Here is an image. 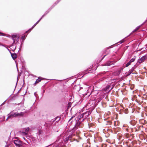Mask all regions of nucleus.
Instances as JSON below:
<instances>
[{
    "mask_svg": "<svg viewBox=\"0 0 147 147\" xmlns=\"http://www.w3.org/2000/svg\"><path fill=\"white\" fill-rule=\"evenodd\" d=\"M83 113L79 115L77 117V121L76 120L75 125L73 128L72 130L73 131H76L78 128H82L84 126V124L82 123L84 120V119Z\"/></svg>",
    "mask_w": 147,
    "mask_h": 147,
    "instance_id": "f257e3e1",
    "label": "nucleus"
},
{
    "mask_svg": "<svg viewBox=\"0 0 147 147\" xmlns=\"http://www.w3.org/2000/svg\"><path fill=\"white\" fill-rule=\"evenodd\" d=\"M64 141L63 138L61 135H60L57 138V140L54 142V145L57 147H62L63 145Z\"/></svg>",
    "mask_w": 147,
    "mask_h": 147,
    "instance_id": "f03ea898",
    "label": "nucleus"
},
{
    "mask_svg": "<svg viewBox=\"0 0 147 147\" xmlns=\"http://www.w3.org/2000/svg\"><path fill=\"white\" fill-rule=\"evenodd\" d=\"M24 113V112H21L20 113L17 112H11L10 114L8 116V118H11V117H20L21 116H23Z\"/></svg>",
    "mask_w": 147,
    "mask_h": 147,
    "instance_id": "7ed1b4c3",
    "label": "nucleus"
},
{
    "mask_svg": "<svg viewBox=\"0 0 147 147\" xmlns=\"http://www.w3.org/2000/svg\"><path fill=\"white\" fill-rule=\"evenodd\" d=\"M11 38L13 40V44H16L18 42L19 37L17 35H13L12 36Z\"/></svg>",
    "mask_w": 147,
    "mask_h": 147,
    "instance_id": "20e7f679",
    "label": "nucleus"
},
{
    "mask_svg": "<svg viewBox=\"0 0 147 147\" xmlns=\"http://www.w3.org/2000/svg\"><path fill=\"white\" fill-rule=\"evenodd\" d=\"M147 59V56L144 55L140 59H138V62L141 63L143 62L145 59Z\"/></svg>",
    "mask_w": 147,
    "mask_h": 147,
    "instance_id": "39448f33",
    "label": "nucleus"
},
{
    "mask_svg": "<svg viewBox=\"0 0 147 147\" xmlns=\"http://www.w3.org/2000/svg\"><path fill=\"white\" fill-rule=\"evenodd\" d=\"M71 136L69 135L68 136L66 137L65 139L63 138L64 143L66 144L67 143L68 140H70L71 141Z\"/></svg>",
    "mask_w": 147,
    "mask_h": 147,
    "instance_id": "423d86ee",
    "label": "nucleus"
},
{
    "mask_svg": "<svg viewBox=\"0 0 147 147\" xmlns=\"http://www.w3.org/2000/svg\"><path fill=\"white\" fill-rule=\"evenodd\" d=\"M14 143L16 145V147H20V146H21V141L18 140H14Z\"/></svg>",
    "mask_w": 147,
    "mask_h": 147,
    "instance_id": "0eeeda50",
    "label": "nucleus"
},
{
    "mask_svg": "<svg viewBox=\"0 0 147 147\" xmlns=\"http://www.w3.org/2000/svg\"><path fill=\"white\" fill-rule=\"evenodd\" d=\"M30 128L29 127L27 128H24L23 129V133L25 135H27L28 134V132L29 131Z\"/></svg>",
    "mask_w": 147,
    "mask_h": 147,
    "instance_id": "6e6552de",
    "label": "nucleus"
},
{
    "mask_svg": "<svg viewBox=\"0 0 147 147\" xmlns=\"http://www.w3.org/2000/svg\"><path fill=\"white\" fill-rule=\"evenodd\" d=\"M54 7V6H52L47 11H46L45 12V13L42 16V17H44Z\"/></svg>",
    "mask_w": 147,
    "mask_h": 147,
    "instance_id": "1a4fd4ad",
    "label": "nucleus"
},
{
    "mask_svg": "<svg viewBox=\"0 0 147 147\" xmlns=\"http://www.w3.org/2000/svg\"><path fill=\"white\" fill-rule=\"evenodd\" d=\"M135 67V65L134 66V67H133L131 68V69H130L129 71L127 72V76H129L130 74H131V73H132V72L134 71V70L135 68L134 67Z\"/></svg>",
    "mask_w": 147,
    "mask_h": 147,
    "instance_id": "9d476101",
    "label": "nucleus"
},
{
    "mask_svg": "<svg viewBox=\"0 0 147 147\" xmlns=\"http://www.w3.org/2000/svg\"><path fill=\"white\" fill-rule=\"evenodd\" d=\"M10 53L12 59L13 60H15L17 57V54L15 53H12L11 52V51H10Z\"/></svg>",
    "mask_w": 147,
    "mask_h": 147,
    "instance_id": "9b49d317",
    "label": "nucleus"
},
{
    "mask_svg": "<svg viewBox=\"0 0 147 147\" xmlns=\"http://www.w3.org/2000/svg\"><path fill=\"white\" fill-rule=\"evenodd\" d=\"M84 119L85 120L88 116L89 115V113L88 112L83 113Z\"/></svg>",
    "mask_w": 147,
    "mask_h": 147,
    "instance_id": "f8f14e48",
    "label": "nucleus"
},
{
    "mask_svg": "<svg viewBox=\"0 0 147 147\" xmlns=\"http://www.w3.org/2000/svg\"><path fill=\"white\" fill-rule=\"evenodd\" d=\"M41 78H42L40 77H38V78L36 80V82L34 83V85H35L36 84H37L38 83H39V82H40L41 80H42V79H41Z\"/></svg>",
    "mask_w": 147,
    "mask_h": 147,
    "instance_id": "ddd939ff",
    "label": "nucleus"
},
{
    "mask_svg": "<svg viewBox=\"0 0 147 147\" xmlns=\"http://www.w3.org/2000/svg\"><path fill=\"white\" fill-rule=\"evenodd\" d=\"M113 64H114L113 61H109L106 63L105 65L107 66H109Z\"/></svg>",
    "mask_w": 147,
    "mask_h": 147,
    "instance_id": "4468645a",
    "label": "nucleus"
},
{
    "mask_svg": "<svg viewBox=\"0 0 147 147\" xmlns=\"http://www.w3.org/2000/svg\"><path fill=\"white\" fill-rule=\"evenodd\" d=\"M26 32L22 36L21 39L22 40H24L25 39L27 36V35L26 34Z\"/></svg>",
    "mask_w": 147,
    "mask_h": 147,
    "instance_id": "2eb2a0df",
    "label": "nucleus"
},
{
    "mask_svg": "<svg viewBox=\"0 0 147 147\" xmlns=\"http://www.w3.org/2000/svg\"><path fill=\"white\" fill-rule=\"evenodd\" d=\"M141 26V25H140L137 26L134 30L132 32L134 33L137 31L140 28Z\"/></svg>",
    "mask_w": 147,
    "mask_h": 147,
    "instance_id": "dca6fc26",
    "label": "nucleus"
},
{
    "mask_svg": "<svg viewBox=\"0 0 147 147\" xmlns=\"http://www.w3.org/2000/svg\"><path fill=\"white\" fill-rule=\"evenodd\" d=\"M36 25V24H34L32 27L30 29L26 31V33H27L29 31H30Z\"/></svg>",
    "mask_w": 147,
    "mask_h": 147,
    "instance_id": "f3484780",
    "label": "nucleus"
},
{
    "mask_svg": "<svg viewBox=\"0 0 147 147\" xmlns=\"http://www.w3.org/2000/svg\"><path fill=\"white\" fill-rule=\"evenodd\" d=\"M136 56H134V57H133V58H132V59H131L129 61L130 62H131V63L134 62V61H135V60L136 59Z\"/></svg>",
    "mask_w": 147,
    "mask_h": 147,
    "instance_id": "a211bd4d",
    "label": "nucleus"
},
{
    "mask_svg": "<svg viewBox=\"0 0 147 147\" xmlns=\"http://www.w3.org/2000/svg\"><path fill=\"white\" fill-rule=\"evenodd\" d=\"M115 74L116 76L119 75L120 73H121V72L119 70H118L117 71L115 72Z\"/></svg>",
    "mask_w": 147,
    "mask_h": 147,
    "instance_id": "6ab92c4d",
    "label": "nucleus"
},
{
    "mask_svg": "<svg viewBox=\"0 0 147 147\" xmlns=\"http://www.w3.org/2000/svg\"><path fill=\"white\" fill-rule=\"evenodd\" d=\"M61 0H57L55 3L52 6H54H54L57 4L59 2L61 1Z\"/></svg>",
    "mask_w": 147,
    "mask_h": 147,
    "instance_id": "aec40b11",
    "label": "nucleus"
},
{
    "mask_svg": "<svg viewBox=\"0 0 147 147\" xmlns=\"http://www.w3.org/2000/svg\"><path fill=\"white\" fill-rule=\"evenodd\" d=\"M131 62H130L129 61L126 64V67H127L131 63Z\"/></svg>",
    "mask_w": 147,
    "mask_h": 147,
    "instance_id": "412c9836",
    "label": "nucleus"
},
{
    "mask_svg": "<svg viewBox=\"0 0 147 147\" xmlns=\"http://www.w3.org/2000/svg\"><path fill=\"white\" fill-rule=\"evenodd\" d=\"M124 41H125L124 38V39H123L121 40H120L119 42H118V43L120 42H121V43H123V42H124Z\"/></svg>",
    "mask_w": 147,
    "mask_h": 147,
    "instance_id": "4be33fe9",
    "label": "nucleus"
},
{
    "mask_svg": "<svg viewBox=\"0 0 147 147\" xmlns=\"http://www.w3.org/2000/svg\"><path fill=\"white\" fill-rule=\"evenodd\" d=\"M22 43H21V45H20V48H19V50L18 51H19L21 49V48L22 47ZM18 52L19 51H18Z\"/></svg>",
    "mask_w": 147,
    "mask_h": 147,
    "instance_id": "5701e85b",
    "label": "nucleus"
},
{
    "mask_svg": "<svg viewBox=\"0 0 147 147\" xmlns=\"http://www.w3.org/2000/svg\"><path fill=\"white\" fill-rule=\"evenodd\" d=\"M43 17H42H42L38 20V22H39Z\"/></svg>",
    "mask_w": 147,
    "mask_h": 147,
    "instance_id": "b1692460",
    "label": "nucleus"
},
{
    "mask_svg": "<svg viewBox=\"0 0 147 147\" xmlns=\"http://www.w3.org/2000/svg\"><path fill=\"white\" fill-rule=\"evenodd\" d=\"M123 69V68H120L119 70L120 71V72H121V71Z\"/></svg>",
    "mask_w": 147,
    "mask_h": 147,
    "instance_id": "393cba45",
    "label": "nucleus"
},
{
    "mask_svg": "<svg viewBox=\"0 0 147 147\" xmlns=\"http://www.w3.org/2000/svg\"><path fill=\"white\" fill-rule=\"evenodd\" d=\"M73 118V117H71L69 119L68 122H69Z\"/></svg>",
    "mask_w": 147,
    "mask_h": 147,
    "instance_id": "a878e982",
    "label": "nucleus"
},
{
    "mask_svg": "<svg viewBox=\"0 0 147 147\" xmlns=\"http://www.w3.org/2000/svg\"><path fill=\"white\" fill-rule=\"evenodd\" d=\"M0 46H3V47H5V45H4L2 44L1 43H0Z\"/></svg>",
    "mask_w": 147,
    "mask_h": 147,
    "instance_id": "bb28decb",
    "label": "nucleus"
},
{
    "mask_svg": "<svg viewBox=\"0 0 147 147\" xmlns=\"http://www.w3.org/2000/svg\"><path fill=\"white\" fill-rule=\"evenodd\" d=\"M107 55V54H106L105 55H104V56L102 58V60L104 58V57L106 56Z\"/></svg>",
    "mask_w": 147,
    "mask_h": 147,
    "instance_id": "cd10ccee",
    "label": "nucleus"
},
{
    "mask_svg": "<svg viewBox=\"0 0 147 147\" xmlns=\"http://www.w3.org/2000/svg\"><path fill=\"white\" fill-rule=\"evenodd\" d=\"M34 96H35L36 98V92H34Z\"/></svg>",
    "mask_w": 147,
    "mask_h": 147,
    "instance_id": "c85d7f7f",
    "label": "nucleus"
},
{
    "mask_svg": "<svg viewBox=\"0 0 147 147\" xmlns=\"http://www.w3.org/2000/svg\"><path fill=\"white\" fill-rule=\"evenodd\" d=\"M16 48V46L15 47V48L13 50H12V51H13V52H14V50Z\"/></svg>",
    "mask_w": 147,
    "mask_h": 147,
    "instance_id": "c756f323",
    "label": "nucleus"
},
{
    "mask_svg": "<svg viewBox=\"0 0 147 147\" xmlns=\"http://www.w3.org/2000/svg\"><path fill=\"white\" fill-rule=\"evenodd\" d=\"M112 45L111 46H109V48L108 49H110V48H112V47L111 46H112Z\"/></svg>",
    "mask_w": 147,
    "mask_h": 147,
    "instance_id": "7c9ffc66",
    "label": "nucleus"
},
{
    "mask_svg": "<svg viewBox=\"0 0 147 147\" xmlns=\"http://www.w3.org/2000/svg\"><path fill=\"white\" fill-rule=\"evenodd\" d=\"M39 22H38V21L35 24H36V25L39 23Z\"/></svg>",
    "mask_w": 147,
    "mask_h": 147,
    "instance_id": "2f4dec72",
    "label": "nucleus"
},
{
    "mask_svg": "<svg viewBox=\"0 0 147 147\" xmlns=\"http://www.w3.org/2000/svg\"><path fill=\"white\" fill-rule=\"evenodd\" d=\"M0 34L1 35H3V33H1V32H0Z\"/></svg>",
    "mask_w": 147,
    "mask_h": 147,
    "instance_id": "473e14b6",
    "label": "nucleus"
},
{
    "mask_svg": "<svg viewBox=\"0 0 147 147\" xmlns=\"http://www.w3.org/2000/svg\"><path fill=\"white\" fill-rule=\"evenodd\" d=\"M108 123H109V124L110 125H111V122H108Z\"/></svg>",
    "mask_w": 147,
    "mask_h": 147,
    "instance_id": "72a5a7b5",
    "label": "nucleus"
},
{
    "mask_svg": "<svg viewBox=\"0 0 147 147\" xmlns=\"http://www.w3.org/2000/svg\"><path fill=\"white\" fill-rule=\"evenodd\" d=\"M23 139L25 140V141H26V139L24 137H23Z\"/></svg>",
    "mask_w": 147,
    "mask_h": 147,
    "instance_id": "f704fd0d",
    "label": "nucleus"
},
{
    "mask_svg": "<svg viewBox=\"0 0 147 147\" xmlns=\"http://www.w3.org/2000/svg\"><path fill=\"white\" fill-rule=\"evenodd\" d=\"M7 48V49L8 50V51H9V52H10V51L9 49L8 48Z\"/></svg>",
    "mask_w": 147,
    "mask_h": 147,
    "instance_id": "c9c22d12",
    "label": "nucleus"
},
{
    "mask_svg": "<svg viewBox=\"0 0 147 147\" xmlns=\"http://www.w3.org/2000/svg\"><path fill=\"white\" fill-rule=\"evenodd\" d=\"M7 48V49L8 50V51H9V52H10V51L9 49L8 48Z\"/></svg>",
    "mask_w": 147,
    "mask_h": 147,
    "instance_id": "e433bc0d",
    "label": "nucleus"
},
{
    "mask_svg": "<svg viewBox=\"0 0 147 147\" xmlns=\"http://www.w3.org/2000/svg\"><path fill=\"white\" fill-rule=\"evenodd\" d=\"M18 82V78H17V82H16V85H17V84Z\"/></svg>",
    "mask_w": 147,
    "mask_h": 147,
    "instance_id": "4c0bfd02",
    "label": "nucleus"
},
{
    "mask_svg": "<svg viewBox=\"0 0 147 147\" xmlns=\"http://www.w3.org/2000/svg\"><path fill=\"white\" fill-rule=\"evenodd\" d=\"M132 122V121H131L130 122V123L131 124H132V123H131V122Z\"/></svg>",
    "mask_w": 147,
    "mask_h": 147,
    "instance_id": "58836bf2",
    "label": "nucleus"
},
{
    "mask_svg": "<svg viewBox=\"0 0 147 147\" xmlns=\"http://www.w3.org/2000/svg\"><path fill=\"white\" fill-rule=\"evenodd\" d=\"M9 118H8L7 117V119H6V121H7V120L8 119H9Z\"/></svg>",
    "mask_w": 147,
    "mask_h": 147,
    "instance_id": "ea45409f",
    "label": "nucleus"
},
{
    "mask_svg": "<svg viewBox=\"0 0 147 147\" xmlns=\"http://www.w3.org/2000/svg\"><path fill=\"white\" fill-rule=\"evenodd\" d=\"M4 102H3V103H2V105H3V104H4Z\"/></svg>",
    "mask_w": 147,
    "mask_h": 147,
    "instance_id": "a19ab883",
    "label": "nucleus"
},
{
    "mask_svg": "<svg viewBox=\"0 0 147 147\" xmlns=\"http://www.w3.org/2000/svg\"><path fill=\"white\" fill-rule=\"evenodd\" d=\"M134 121V122H135V121Z\"/></svg>",
    "mask_w": 147,
    "mask_h": 147,
    "instance_id": "79ce46f5",
    "label": "nucleus"
},
{
    "mask_svg": "<svg viewBox=\"0 0 147 147\" xmlns=\"http://www.w3.org/2000/svg\"><path fill=\"white\" fill-rule=\"evenodd\" d=\"M112 88H111L110 90H112Z\"/></svg>",
    "mask_w": 147,
    "mask_h": 147,
    "instance_id": "37998d69",
    "label": "nucleus"
},
{
    "mask_svg": "<svg viewBox=\"0 0 147 147\" xmlns=\"http://www.w3.org/2000/svg\"><path fill=\"white\" fill-rule=\"evenodd\" d=\"M90 93H89V95H90Z\"/></svg>",
    "mask_w": 147,
    "mask_h": 147,
    "instance_id": "c03bdc74",
    "label": "nucleus"
}]
</instances>
